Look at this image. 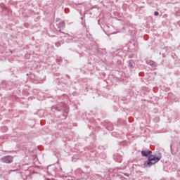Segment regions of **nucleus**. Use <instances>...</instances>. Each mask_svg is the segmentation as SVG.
I'll return each instance as SVG.
<instances>
[{"label": "nucleus", "mask_w": 180, "mask_h": 180, "mask_svg": "<svg viewBox=\"0 0 180 180\" xmlns=\"http://www.w3.org/2000/svg\"><path fill=\"white\" fill-rule=\"evenodd\" d=\"M161 155L155 156L153 155H150L148 157V161H146L145 164L148 165V167H151V165H154V164H157L160 160H161Z\"/></svg>", "instance_id": "1"}, {"label": "nucleus", "mask_w": 180, "mask_h": 180, "mask_svg": "<svg viewBox=\"0 0 180 180\" xmlns=\"http://www.w3.org/2000/svg\"><path fill=\"white\" fill-rule=\"evenodd\" d=\"M2 162H5L6 164H11V162H13V158L12 156H5L1 158Z\"/></svg>", "instance_id": "2"}, {"label": "nucleus", "mask_w": 180, "mask_h": 180, "mask_svg": "<svg viewBox=\"0 0 180 180\" xmlns=\"http://www.w3.org/2000/svg\"><path fill=\"white\" fill-rule=\"evenodd\" d=\"M141 154L143 157H148V155H150V154H151V151L150 150H148V151L142 150Z\"/></svg>", "instance_id": "3"}, {"label": "nucleus", "mask_w": 180, "mask_h": 180, "mask_svg": "<svg viewBox=\"0 0 180 180\" xmlns=\"http://www.w3.org/2000/svg\"><path fill=\"white\" fill-rule=\"evenodd\" d=\"M154 15H155V16H158V15H160V13H158V11H155L154 13Z\"/></svg>", "instance_id": "4"}]
</instances>
